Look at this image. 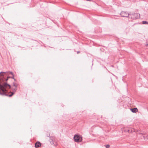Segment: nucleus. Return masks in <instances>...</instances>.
<instances>
[{"label": "nucleus", "mask_w": 148, "mask_h": 148, "mask_svg": "<svg viewBox=\"0 0 148 148\" xmlns=\"http://www.w3.org/2000/svg\"><path fill=\"white\" fill-rule=\"evenodd\" d=\"M6 72H0V76L3 77L4 75L1 73H6ZM8 86H9V88L11 87V85L7 83L6 82H4L3 81H1L0 80V94H5V88H7Z\"/></svg>", "instance_id": "obj_1"}, {"label": "nucleus", "mask_w": 148, "mask_h": 148, "mask_svg": "<svg viewBox=\"0 0 148 148\" xmlns=\"http://www.w3.org/2000/svg\"><path fill=\"white\" fill-rule=\"evenodd\" d=\"M10 88H9V86H8L7 88H5L6 90L5 91V94H0V95H5L6 96H8L9 97H12L15 93V92H16V91L17 90V87H15L14 89H13L12 90L13 91V92H10L11 93V94L9 95L8 93L7 92H8V90Z\"/></svg>", "instance_id": "obj_2"}, {"label": "nucleus", "mask_w": 148, "mask_h": 148, "mask_svg": "<svg viewBox=\"0 0 148 148\" xmlns=\"http://www.w3.org/2000/svg\"><path fill=\"white\" fill-rule=\"evenodd\" d=\"M140 18V15L138 13H130L129 18L135 20L136 19H138Z\"/></svg>", "instance_id": "obj_3"}, {"label": "nucleus", "mask_w": 148, "mask_h": 148, "mask_svg": "<svg viewBox=\"0 0 148 148\" xmlns=\"http://www.w3.org/2000/svg\"><path fill=\"white\" fill-rule=\"evenodd\" d=\"M73 138L75 141L76 142H79L82 141V137L79 134H75Z\"/></svg>", "instance_id": "obj_4"}, {"label": "nucleus", "mask_w": 148, "mask_h": 148, "mask_svg": "<svg viewBox=\"0 0 148 148\" xmlns=\"http://www.w3.org/2000/svg\"><path fill=\"white\" fill-rule=\"evenodd\" d=\"M130 13H128L127 12L122 11L120 13L121 16L123 17H128L129 18Z\"/></svg>", "instance_id": "obj_5"}, {"label": "nucleus", "mask_w": 148, "mask_h": 148, "mask_svg": "<svg viewBox=\"0 0 148 148\" xmlns=\"http://www.w3.org/2000/svg\"><path fill=\"white\" fill-rule=\"evenodd\" d=\"M125 132L129 133H132L133 132H135V130L134 129L132 128L126 129L125 130Z\"/></svg>", "instance_id": "obj_6"}, {"label": "nucleus", "mask_w": 148, "mask_h": 148, "mask_svg": "<svg viewBox=\"0 0 148 148\" xmlns=\"http://www.w3.org/2000/svg\"><path fill=\"white\" fill-rule=\"evenodd\" d=\"M41 146V143L39 141H37L35 144V147L36 148H38Z\"/></svg>", "instance_id": "obj_7"}, {"label": "nucleus", "mask_w": 148, "mask_h": 148, "mask_svg": "<svg viewBox=\"0 0 148 148\" xmlns=\"http://www.w3.org/2000/svg\"><path fill=\"white\" fill-rule=\"evenodd\" d=\"M130 110L133 113H136L138 111V109L136 108H131Z\"/></svg>", "instance_id": "obj_8"}, {"label": "nucleus", "mask_w": 148, "mask_h": 148, "mask_svg": "<svg viewBox=\"0 0 148 148\" xmlns=\"http://www.w3.org/2000/svg\"><path fill=\"white\" fill-rule=\"evenodd\" d=\"M0 79H2L1 80V82L3 81V82H6L7 83V81L8 79V78H7H7L5 79H3L2 78H1Z\"/></svg>", "instance_id": "obj_9"}, {"label": "nucleus", "mask_w": 148, "mask_h": 148, "mask_svg": "<svg viewBox=\"0 0 148 148\" xmlns=\"http://www.w3.org/2000/svg\"><path fill=\"white\" fill-rule=\"evenodd\" d=\"M13 86H14L15 87H17V83H15V82H13Z\"/></svg>", "instance_id": "obj_10"}, {"label": "nucleus", "mask_w": 148, "mask_h": 148, "mask_svg": "<svg viewBox=\"0 0 148 148\" xmlns=\"http://www.w3.org/2000/svg\"><path fill=\"white\" fill-rule=\"evenodd\" d=\"M143 24H148V22L144 21L142 22Z\"/></svg>", "instance_id": "obj_11"}, {"label": "nucleus", "mask_w": 148, "mask_h": 148, "mask_svg": "<svg viewBox=\"0 0 148 148\" xmlns=\"http://www.w3.org/2000/svg\"><path fill=\"white\" fill-rule=\"evenodd\" d=\"M9 74H11L12 75V76L14 75V74L13 73L10 71L9 72Z\"/></svg>", "instance_id": "obj_12"}, {"label": "nucleus", "mask_w": 148, "mask_h": 148, "mask_svg": "<svg viewBox=\"0 0 148 148\" xmlns=\"http://www.w3.org/2000/svg\"><path fill=\"white\" fill-rule=\"evenodd\" d=\"M105 147H106V148H108L109 147H110V145H105Z\"/></svg>", "instance_id": "obj_13"}, {"label": "nucleus", "mask_w": 148, "mask_h": 148, "mask_svg": "<svg viewBox=\"0 0 148 148\" xmlns=\"http://www.w3.org/2000/svg\"><path fill=\"white\" fill-rule=\"evenodd\" d=\"M14 75H12V77H11V78H12L13 79H14Z\"/></svg>", "instance_id": "obj_14"}, {"label": "nucleus", "mask_w": 148, "mask_h": 148, "mask_svg": "<svg viewBox=\"0 0 148 148\" xmlns=\"http://www.w3.org/2000/svg\"><path fill=\"white\" fill-rule=\"evenodd\" d=\"M80 51H77V54H79V53H80Z\"/></svg>", "instance_id": "obj_15"}, {"label": "nucleus", "mask_w": 148, "mask_h": 148, "mask_svg": "<svg viewBox=\"0 0 148 148\" xmlns=\"http://www.w3.org/2000/svg\"><path fill=\"white\" fill-rule=\"evenodd\" d=\"M11 77H10V76H8L7 77V78H8V79L9 78H11Z\"/></svg>", "instance_id": "obj_16"}, {"label": "nucleus", "mask_w": 148, "mask_h": 148, "mask_svg": "<svg viewBox=\"0 0 148 148\" xmlns=\"http://www.w3.org/2000/svg\"><path fill=\"white\" fill-rule=\"evenodd\" d=\"M145 45L146 47H147L148 45V44H146Z\"/></svg>", "instance_id": "obj_17"}, {"label": "nucleus", "mask_w": 148, "mask_h": 148, "mask_svg": "<svg viewBox=\"0 0 148 148\" xmlns=\"http://www.w3.org/2000/svg\"><path fill=\"white\" fill-rule=\"evenodd\" d=\"M14 79V80L15 81H16V79L14 78V79Z\"/></svg>", "instance_id": "obj_18"}, {"label": "nucleus", "mask_w": 148, "mask_h": 148, "mask_svg": "<svg viewBox=\"0 0 148 148\" xmlns=\"http://www.w3.org/2000/svg\"><path fill=\"white\" fill-rule=\"evenodd\" d=\"M138 133L140 134H143L142 133Z\"/></svg>", "instance_id": "obj_19"}]
</instances>
